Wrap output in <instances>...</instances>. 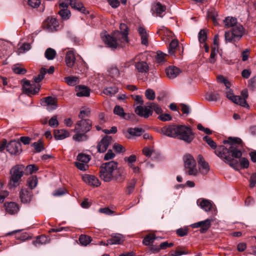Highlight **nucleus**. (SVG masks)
I'll return each instance as SVG.
<instances>
[{
    "label": "nucleus",
    "instance_id": "obj_17",
    "mask_svg": "<svg viewBox=\"0 0 256 256\" xmlns=\"http://www.w3.org/2000/svg\"><path fill=\"white\" fill-rule=\"evenodd\" d=\"M178 126H168L163 127L162 128V132L168 136L176 138L178 135Z\"/></svg>",
    "mask_w": 256,
    "mask_h": 256
},
{
    "label": "nucleus",
    "instance_id": "obj_16",
    "mask_svg": "<svg viewBox=\"0 0 256 256\" xmlns=\"http://www.w3.org/2000/svg\"><path fill=\"white\" fill-rule=\"evenodd\" d=\"M6 148L11 154H18L21 151V145L16 140L11 141L7 144Z\"/></svg>",
    "mask_w": 256,
    "mask_h": 256
},
{
    "label": "nucleus",
    "instance_id": "obj_53",
    "mask_svg": "<svg viewBox=\"0 0 256 256\" xmlns=\"http://www.w3.org/2000/svg\"><path fill=\"white\" fill-rule=\"evenodd\" d=\"M49 126L52 128H56L59 124L57 116H52L48 122Z\"/></svg>",
    "mask_w": 256,
    "mask_h": 256
},
{
    "label": "nucleus",
    "instance_id": "obj_3",
    "mask_svg": "<svg viewBox=\"0 0 256 256\" xmlns=\"http://www.w3.org/2000/svg\"><path fill=\"white\" fill-rule=\"evenodd\" d=\"M92 122L90 119H82L76 122L74 132L76 134L73 136L74 140L78 142L86 141L88 138L87 133L92 128Z\"/></svg>",
    "mask_w": 256,
    "mask_h": 256
},
{
    "label": "nucleus",
    "instance_id": "obj_63",
    "mask_svg": "<svg viewBox=\"0 0 256 256\" xmlns=\"http://www.w3.org/2000/svg\"><path fill=\"white\" fill-rule=\"evenodd\" d=\"M40 4V0H28V4L32 8H35L38 7Z\"/></svg>",
    "mask_w": 256,
    "mask_h": 256
},
{
    "label": "nucleus",
    "instance_id": "obj_45",
    "mask_svg": "<svg viewBox=\"0 0 256 256\" xmlns=\"http://www.w3.org/2000/svg\"><path fill=\"white\" fill-rule=\"evenodd\" d=\"M46 72V69L44 68H41L40 70V74L34 78L33 81L36 84H38V83L44 78V75Z\"/></svg>",
    "mask_w": 256,
    "mask_h": 256
},
{
    "label": "nucleus",
    "instance_id": "obj_40",
    "mask_svg": "<svg viewBox=\"0 0 256 256\" xmlns=\"http://www.w3.org/2000/svg\"><path fill=\"white\" fill-rule=\"evenodd\" d=\"M91 159V157L88 154H80L77 156V160L78 162L85 164H88Z\"/></svg>",
    "mask_w": 256,
    "mask_h": 256
},
{
    "label": "nucleus",
    "instance_id": "obj_24",
    "mask_svg": "<svg viewBox=\"0 0 256 256\" xmlns=\"http://www.w3.org/2000/svg\"><path fill=\"white\" fill-rule=\"evenodd\" d=\"M167 76L170 79L176 78L180 72V70L175 66H170L166 70Z\"/></svg>",
    "mask_w": 256,
    "mask_h": 256
},
{
    "label": "nucleus",
    "instance_id": "obj_29",
    "mask_svg": "<svg viewBox=\"0 0 256 256\" xmlns=\"http://www.w3.org/2000/svg\"><path fill=\"white\" fill-rule=\"evenodd\" d=\"M76 96H88L90 94V90L87 87L84 86H79L76 88Z\"/></svg>",
    "mask_w": 256,
    "mask_h": 256
},
{
    "label": "nucleus",
    "instance_id": "obj_39",
    "mask_svg": "<svg viewBox=\"0 0 256 256\" xmlns=\"http://www.w3.org/2000/svg\"><path fill=\"white\" fill-rule=\"evenodd\" d=\"M64 82L70 86H74L79 82L78 78L76 76H66L64 78Z\"/></svg>",
    "mask_w": 256,
    "mask_h": 256
},
{
    "label": "nucleus",
    "instance_id": "obj_5",
    "mask_svg": "<svg viewBox=\"0 0 256 256\" xmlns=\"http://www.w3.org/2000/svg\"><path fill=\"white\" fill-rule=\"evenodd\" d=\"M154 110L157 114H162V110L161 108L154 102H148L144 108L142 106H138L135 108V112L140 116L148 118L152 114Z\"/></svg>",
    "mask_w": 256,
    "mask_h": 256
},
{
    "label": "nucleus",
    "instance_id": "obj_58",
    "mask_svg": "<svg viewBox=\"0 0 256 256\" xmlns=\"http://www.w3.org/2000/svg\"><path fill=\"white\" fill-rule=\"evenodd\" d=\"M47 242V238L45 236H40L37 237L36 240L34 241V244H45Z\"/></svg>",
    "mask_w": 256,
    "mask_h": 256
},
{
    "label": "nucleus",
    "instance_id": "obj_57",
    "mask_svg": "<svg viewBox=\"0 0 256 256\" xmlns=\"http://www.w3.org/2000/svg\"><path fill=\"white\" fill-rule=\"evenodd\" d=\"M74 164L78 170L82 171H86L88 168V166L87 164L76 162H75Z\"/></svg>",
    "mask_w": 256,
    "mask_h": 256
},
{
    "label": "nucleus",
    "instance_id": "obj_7",
    "mask_svg": "<svg viewBox=\"0 0 256 256\" xmlns=\"http://www.w3.org/2000/svg\"><path fill=\"white\" fill-rule=\"evenodd\" d=\"M244 33V28L241 25L236 26L231 30L225 32V40L228 42L239 40L243 36Z\"/></svg>",
    "mask_w": 256,
    "mask_h": 256
},
{
    "label": "nucleus",
    "instance_id": "obj_25",
    "mask_svg": "<svg viewBox=\"0 0 256 256\" xmlns=\"http://www.w3.org/2000/svg\"><path fill=\"white\" fill-rule=\"evenodd\" d=\"M65 62L66 66L69 68H72L76 62V57L72 50H68L66 52Z\"/></svg>",
    "mask_w": 256,
    "mask_h": 256
},
{
    "label": "nucleus",
    "instance_id": "obj_27",
    "mask_svg": "<svg viewBox=\"0 0 256 256\" xmlns=\"http://www.w3.org/2000/svg\"><path fill=\"white\" fill-rule=\"evenodd\" d=\"M197 204L202 208L206 212L210 211L212 208V204L208 200L203 199L200 202V200H198L197 201Z\"/></svg>",
    "mask_w": 256,
    "mask_h": 256
},
{
    "label": "nucleus",
    "instance_id": "obj_56",
    "mask_svg": "<svg viewBox=\"0 0 256 256\" xmlns=\"http://www.w3.org/2000/svg\"><path fill=\"white\" fill-rule=\"evenodd\" d=\"M145 96L146 98L149 100H154L156 97L154 92L150 88H148L146 90Z\"/></svg>",
    "mask_w": 256,
    "mask_h": 256
},
{
    "label": "nucleus",
    "instance_id": "obj_52",
    "mask_svg": "<svg viewBox=\"0 0 256 256\" xmlns=\"http://www.w3.org/2000/svg\"><path fill=\"white\" fill-rule=\"evenodd\" d=\"M203 140L212 148L216 149V143L210 136H205L203 138Z\"/></svg>",
    "mask_w": 256,
    "mask_h": 256
},
{
    "label": "nucleus",
    "instance_id": "obj_60",
    "mask_svg": "<svg viewBox=\"0 0 256 256\" xmlns=\"http://www.w3.org/2000/svg\"><path fill=\"white\" fill-rule=\"evenodd\" d=\"M188 230L186 228H181L176 230V233L180 236H184L188 234Z\"/></svg>",
    "mask_w": 256,
    "mask_h": 256
},
{
    "label": "nucleus",
    "instance_id": "obj_59",
    "mask_svg": "<svg viewBox=\"0 0 256 256\" xmlns=\"http://www.w3.org/2000/svg\"><path fill=\"white\" fill-rule=\"evenodd\" d=\"M114 112L115 114L121 117L124 114V108L120 106H116L114 109Z\"/></svg>",
    "mask_w": 256,
    "mask_h": 256
},
{
    "label": "nucleus",
    "instance_id": "obj_48",
    "mask_svg": "<svg viewBox=\"0 0 256 256\" xmlns=\"http://www.w3.org/2000/svg\"><path fill=\"white\" fill-rule=\"evenodd\" d=\"M90 110L88 108H84L82 110H81L80 114L78 116V117L80 120L85 119L84 118L88 117L90 116Z\"/></svg>",
    "mask_w": 256,
    "mask_h": 256
},
{
    "label": "nucleus",
    "instance_id": "obj_62",
    "mask_svg": "<svg viewBox=\"0 0 256 256\" xmlns=\"http://www.w3.org/2000/svg\"><path fill=\"white\" fill-rule=\"evenodd\" d=\"M66 190L63 188H60L56 190L53 192V196H62L66 194Z\"/></svg>",
    "mask_w": 256,
    "mask_h": 256
},
{
    "label": "nucleus",
    "instance_id": "obj_44",
    "mask_svg": "<svg viewBox=\"0 0 256 256\" xmlns=\"http://www.w3.org/2000/svg\"><path fill=\"white\" fill-rule=\"evenodd\" d=\"M118 89L116 86H110L104 89V93L108 96L114 95L118 92Z\"/></svg>",
    "mask_w": 256,
    "mask_h": 256
},
{
    "label": "nucleus",
    "instance_id": "obj_11",
    "mask_svg": "<svg viewBox=\"0 0 256 256\" xmlns=\"http://www.w3.org/2000/svg\"><path fill=\"white\" fill-rule=\"evenodd\" d=\"M41 104L46 107V110L50 112L56 110L58 108L57 100L52 96H47L42 98L41 100Z\"/></svg>",
    "mask_w": 256,
    "mask_h": 256
},
{
    "label": "nucleus",
    "instance_id": "obj_33",
    "mask_svg": "<svg viewBox=\"0 0 256 256\" xmlns=\"http://www.w3.org/2000/svg\"><path fill=\"white\" fill-rule=\"evenodd\" d=\"M136 183V180L133 178L127 183L126 189V195L130 194L134 190Z\"/></svg>",
    "mask_w": 256,
    "mask_h": 256
},
{
    "label": "nucleus",
    "instance_id": "obj_64",
    "mask_svg": "<svg viewBox=\"0 0 256 256\" xmlns=\"http://www.w3.org/2000/svg\"><path fill=\"white\" fill-rule=\"evenodd\" d=\"M114 156V154L112 152L111 150H109L104 156V160H108L113 158Z\"/></svg>",
    "mask_w": 256,
    "mask_h": 256
},
{
    "label": "nucleus",
    "instance_id": "obj_61",
    "mask_svg": "<svg viewBox=\"0 0 256 256\" xmlns=\"http://www.w3.org/2000/svg\"><path fill=\"white\" fill-rule=\"evenodd\" d=\"M114 150L117 152L120 153L125 152L126 150L122 145L116 144L113 146Z\"/></svg>",
    "mask_w": 256,
    "mask_h": 256
},
{
    "label": "nucleus",
    "instance_id": "obj_4",
    "mask_svg": "<svg viewBox=\"0 0 256 256\" xmlns=\"http://www.w3.org/2000/svg\"><path fill=\"white\" fill-rule=\"evenodd\" d=\"M118 164L112 160L103 163L100 166V176L105 182H110L114 177V172L117 169Z\"/></svg>",
    "mask_w": 256,
    "mask_h": 256
},
{
    "label": "nucleus",
    "instance_id": "obj_38",
    "mask_svg": "<svg viewBox=\"0 0 256 256\" xmlns=\"http://www.w3.org/2000/svg\"><path fill=\"white\" fill-rule=\"evenodd\" d=\"M144 130L141 128H129L128 130V132L132 136H138L142 134Z\"/></svg>",
    "mask_w": 256,
    "mask_h": 256
},
{
    "label": "nucleus",
    "instance_id": "obj_14",
    "mask_svg": "<svg viewBox=\"0 0 256 256\" xmlns=\"http://www.w3.org/2000/svg\"><path fill=\"white\" fill-rule=\"evenodd\" d=\"M65 2L68 6L70 5L72 8L74 10H76L85 14H89V12L86 10L83 4L80 2L76 0H66Z\"/></svg>",
    "mask_w": 256,
    "mask_h": 256
},
{
    "label": "nucleus",
    "instance_id": "obj_8",
    "mask_svg": "<svg viewBox=\"0 0 256 256\" xmlns=\"http://www.w3.org/2000/svg\"><path fill=\"white\" fill-rule=\"evenodd\" d=\"M176 137L187 143H190L193 140L192 132L190 128L183 125L178 126Z\"/></svg>",
    "mask_w": 256,
    "mask_h": 256
},
{
    "label": "nucleus",
    "instance_id": "obj_43",
    "mask_svg": "<svg viewBox=\"0 0 256 256\" xmlns=\"http://www.w3.org/2000/svg\"><path fill=\"white\" fill-rule=\"evenodd\" d=\"M90 236L86 235H81L79 238V241L80 244L84 246H86L89 244L92 241Z\"/></svg>",
    "mask_w": 256,
    "mask_h": 256
},
{
    "label": "nucleus",
    "instance_id": "obj_28",
    "mask_svg": "<svg viewBox=\"0 0 256 256\" xmlns=\"http://www.w3.org/2000/svg\"><path fill=\"white\" fill-rule=\"evenodd\" d=\"M135 67L139 72L142 73L147 72L149 70V66L148 64L144 61L136 62L135 64Z\"/></svg>",
    "mask_w": 256,
    "mask_h": 256
},
{
    "label": "nucleus",
    "instance_id": "obj_23",
    "mask_svg": "<svg viewBox=\"0 0 256 256\" xmlns=\"http://www.w3.org/2000/svg\"><path fill=\"white\" fill-rule=\"evenodd\" d=\"M59 6L60 10L59 11L58 14L61 18L64 20L68 19L70 16V12L68 10V6L66 2L60 3Z\"/></svg>",
    "mask_w": 256,
    "mask_h": 256
},
{
    "label": "nucleus",
    "instance_id": "obj_6",
    "mask_svg": "<svg viewBox=\"0 0 256 256\" xmlns=\"http://www.w3.org/2000/svg\"><path fill=\"white\" fill-rule=\"evenodd\" d=\"M183 160L186 173L189 176H197L198 172L196 168V162L193 156L187 154L184 156Z\"/></svg>",
    "mask_w": 256,
    "mask_h": 256
},
{
    "label": "nucleus",
    "instance_id": "obj_41",
    "mask_svg": "<svg viewBox=\"0 0 256 256\" xmlns=\"http://www.w3.org/2000/svg\"><path fill=\"white\" fill-rule=\"evenodd\" d=\"M46 22L48 28L52 30H56V27L58 26V22L55 18H48Z\"/></svg>",
    "mask_w": 256,
    "mask_h": 256
},
{
    "label": "nucleus",
    "instance_id": "obj_22",
    "mask_svg": "<svg viewBox=\"0 0 256 256\" xmlns=\"http://www.w3.org/2000/svg\"><path fill=\"white\" fill-rule=\"evenodd\" d=\"M198 164L200 172L203 174H206L210 170L209 166L201 155L198 156Z\"/></svg>",
    "mask_w": 256,
    "mask_h": 256
},
{
    "label": "nucleus",
    "instance_id": "obj_12",
    "mask_svg": "<svg viewBox=\"0 0 256 256\" xmlns=\"http://www.w3.org/2000/svg\"><path fill=\"white\" fill-rule=\"evenodd\" d=\"M212 220V219H206L204 220L198 222L190 224L192 228H200V232L202 234L206 233L210 227L211 223Z\"/></svg>",
    "mask_w": 256,
    "mask_h": 256
},
{
    "label": "nucleus",
    "instance_id": "obj_15",
    "mask_svg": "<svg viewBox=\"0 0 256 256\" xmlns=\"http://www.w3.org/2000/svg\"><path fill=\"white\" fill-rule=\"evenodd\" d=\"M32 190L29 188H22L20 192V198L22 202L24 204L29 203L32 200Z\"/></svg>",
    "mask_w": 256,
    "mask_h": 256
},
{
    "label": "nucleus",
    "instance_id": "obj_46",
    "mask_svg": "<svg viewBox=\"0 0 256 256\" xmlns=\"http://www.w3.org/2000/svg\"><path fill=\"white\" fill-rule=\"evenodd\" d=\"M166 6H164L162 5L160 2H158L154 6V10L156 12L157 14L162 17L160 15L162 13L164 12L166 10Z\"/></svg>",
    "mask_w": 256,
    "mask_h": 256
},
{
    "label": "nucleus",
    "instance_id": "obj_55",
    "mask_svg": "<svg viewBox=\"0 0 256 256\" xmlns=\"http://www.w3.org/2000/svg\"><path fill=\"white\" fill-rule=\"evenodd\" d=\"M198 40L200 43L204 42L207 40L206 32L204 30H200L198 34Z\"/></svg>",
    "mask_w": 256,
    "mask_h": 256
},
{
    "label": "nucleus",
    "instance_id": "obj_10",
    "mask_svg": "<svg viewBox=\"0 0 256 256\" xmlns=\"http://www.w3.org/2000/svg\"><path fill=\"white\" fill-rule=\"evenodd\" d=\"M22 82L23 92L28 96L36 94L40 90V85L36 84L33 81L30 82L28 80H24Z\"/></svg>",
    "mask_w": 256,
    "mask_h": 256
},
{
    "label": "nucleus",
    "instance_id": "obj_49",
    "mask_svg": "<svg viewBox=\"0 0 256 256\" xmlns=\"http://www.w3.org/2000/svg\"><path fill=\"white\" fill-rule=\"evenodd\" d=\"M28 184L30 188L29 190H32V189L34 188L38 184V180L36 177L32 176L28 180Z\"/></svg>",
    "mask_w": 256,
    "mask_h": 256
},
{
    "label": "nucleus",
    "instance_id": "obj_54",
    "mask_svg": "<svg viewBox=\"0 0 256 256\" xmlns=\"http://www.w3.org/2000/svg\"><path fill=\"white\" fill-rule=\"evenodd\" d=\"M136 160V157L134 154L130 155L128 157H126L124 158V160L126 162H128V166L129 167H132V166L134 164H132L133 162H135Z\"/></svg>",
    "mask_w": 256,
    "mask_h": 256
},
{
    "label": "nucleus",
    "instance_id": "obj_9",
    "mask_svg": "<svg viewBox=\"0 0 256 256\" xmlns=\"http://www.w3.org/2000/svg\"><path fill=\"white\" fill-rule=\"evenodd\" d=\"M10 186L11 188L16 187L18 185V182L24 174L22 168L20 166L13 167L10 170Z\"/></svg>",
    "mask_w": 256,
    "mask_h": 256
},
{
    "label": "nucleus",
    "instance_id": "obj_20",
    "mask_svg": "<svg viewBox=\"0 0 256 256\" xmlns=\"http://www.w3.org/2000/svg\"><path fill=\"white\" fill-rule=\"evenodd\" d=\"M116 172L114 175L113 178L118 182H122L125 180L126 176V172L123 167L117 168Z\"/></svg>",
    "mask_w": 256,
    "mask_h": 256
},
{
    "label": "nucleus",
    "instance_id": "obj_50",
    "mask_svg": "<svg viewBox=\"0 0 256 256\" xmlns=\"http://www.w3.org/2000/svg\"><path fill=\"white\" fill-rule=\"evenodd\" d=\"M32 146L34 147L36 152H40L44 150V146L41 140H39L36 142H34L32 144Z\"/></svg>",
    "mask_w": 256,
    "mask_h": 256
},
{
    "label": "nucleus",
    "instance_id": "obj_1",
    "mask_svg": "<svg viewBox=\"0 0 256 256\" xmlns=\"http://www.w3.org/2000/svg\"><path fill=\"white\" fill-rule=\"evenodd\" d=\"M242 142V140L240 138L229 137L228 140L223 141L224 144H228V146H220L215 150L214 153L225 162L236 170H238L240 168H248L249 166L248 159L242 158L240 164L238 160L234 159L242 156V152L238 147V144H240Z\"/></svg>",
    "mask_w": 256,
    "mask_h": 256
},
{
    "label": "nucleus",
    "instance_id": "obj_30",
    "mask_svg": "<svg viewBox=\"0 0 256 256\" xmlns=\"http://www.w3.org/2000/svg\"><path fill=\"white\" fill-rule=\"evenodd\" d=\"M138 32L141 36L142 44L147 46L148 44V35L146 30L142 27L140 26L138 28Z\"/></svg>",
    "mask_w": 256,
    "mask_h": 256
},
{
    "label": "nucleus",
    "instance_id": "obj_13",
    "mask_svg": "<svg viewBox=\"0 0 256 256\" xmlns=\"http://www.w3.org/2000/svg\"><path fill=\"white\" fill-rule=\"evenodd\" d=\"M226 96L236 104H239L242 107L249 108V105L246 101H245L244 100H242L239 96H234L231 90L226 92Z\"/></svg>",
    "mask_w": 256,
    "mask_h": 256
},
{
    "label": "nucleus",
    "instance_id": "obj_2",
    "mask_svg": "<svg viewBox=\"0 0 256 256\" xmlns=\"http://www.w3.org/2000/svg\"><path fill=\"white\" fill-rule=\"evenodd\" d=\"M120 32H114L112 36L109 34L102 36L103 42L108 47L112 48H119L124 46L128 42V26L124 24H120Z\"/></svg>",
    "mask_w": 256,
    "mask_h": 256
},
{
    "label": "nucleus",
    "instance_id": "obj_31",
    "mask_svg": "<svg viewBox=\"0 0 256 256\" xmlns=\"http://www.w3.org/2000/svg\"><path fill=\"white\" fill-rule=\"evenodd\" d=\"M54 136L56 140H62L69 136V132L65 130H56Z\"/></svg>",
    "mask_w": 256,
    "mask_h": 256
},
{
    "label": "nucleus",
    "instance_id": "obj_51",
    "mask_svg": "<svg viewBox=\"0 0 256 256\" xmlns=\"http://www.w3.org/2000/svg\"><path fill=\"white\" fill-rule=\"evenodd\" d=\"M119 74V70L116 67H112L108 70V74L112 78H116Z\"/></svg>",
    "mask_w": 256,
    "mask_h": 256
},
{
    "label": "nucleus",
    "instance_id": "obj_37",
    "mask_svg": "<svg viewBox=\"0 0 256 256\" xmlns=\"http://www.w3.org/2000/svg\"><path fill=\"white\" fill-rule=\"evenodd\" d=\"M56 51L50 48H47L44 52V56L48 60H52L54 59L56 56Z\"/></svg>",
    "mask_w": 256,
    "mask_h": 256
},
{
    "label": "nucleus",
    "instance_id": "obj_42",
    "mask_svg": "<svg viewBox=\"0 0 256 256\" xmlns=\"http://www.w3.org/2000/svg\"><path fill=\"white\" fill-rule=\"evenodd\" d=\"M156 238L154 234H148L142 240V243L145 246H148L156 240Z\"/></svg>",
    "mask_w": 256,
    "mask_h": 256
},
{
    "label": "nucleus",
    "instance_id": "obj_21",
    "mask_svg": "<svg viewBox=\"0 0 256 256\" xmlns=\"http://www.w3.org/2000/svg\"><path fill=\"white\" fill-rule=\"evenodd\" d=\"M83 180L90 185L98 186L100 184V180L93 175L85 174L82 176Z\"/></svg>",
    "mask_w": 256,
    "mask_h": 256
},
{
    "label": "nucleus",
    "instance_id": "obj_36",
    "mask_svg": "<svg viewBox=\"0 0 256 256\" xmlns=\"http://www.w3.org/2000/svg\"><path fill=\"white\" fill-rule=\"evenodd\" d=\"M224 23L228 28L233 27L237 23V20L233 17H227L224 20Z\"/></svg>",
    "mask_w": 256,
    "mask_h": 256
},
{
    "label": "nucleus",
    "instance_id": "obj_32",
    "mask_svg": "<svg viewBox=\"0 0 256 256\" xmlns=\"http://www.w3.org/2000/svg\"><path fill=\"white\" fill-rule=\"evenodd\" d=\"M178 40H172L169 44L168 52L171 56H174L176 50L178 49Z\"/></svg>",
    "mask_w": 256,
    "mask_h": 256
},
{
    "label": "nucleus",
    "instance_id": "obj_35",
    "mask_svg": "<svg viewBox=\"0 0 256 256\" xmlns=\"http://www.w3.org/2000/svg\"><path fill=\"white\" fill-rule=\"evenodd\" d=\"M218 15L217 12L214 10H210L208 12V18L211 19L215 26L218 24Z\"/></svg>",
    "mask_w": 256,
    "mask_h": 256
},
{
    "label": "nucleus",
    "instance_id": "obj_19",
    "mask_svg": "<svg viewBox=\"0 0 256 256\" xmlns=\"http://www.w3.org/2000/svg\"><path fill=\"white\" fill-rule=\"evenodd\" d=\"M4 206L6 211L10 214L18 213L20 209L18 204L14 202H6Z\"/></svg>",
    "mask_w": 256,
    "mask_h": 256
},
{
    "label": "nucleus",
    "instance_id": "obj_18",
    "mask_svg": "<svg viewBox=\"0 0 256 256\" xmlns=\"http://www.w3.org/2000/svg\"><path fill=\"white\" fill-rule=\"evenodd\" d=\"M112 140L110 136H104L98 142L97 146L98 150L99 152H104L108 148Z\"/></svg>",
    "mask_w": 256,
    "mask_h": 256
},
{
    "label": "nucleus",
    "instance_id": "obj_47",
    "mask_svg": "<svg viewBox=\"0 0 256 256\" xmlns=\"http://www.w3.org/2000/svg\"><path fill=\"white\" fill-rule=\"evenodd\" d=\"M12 70L14 73L18 74H24L26 72V70L24 68H22L19 64L14 65Z\"/></svg>",
    "mask_w": 256,
    "mask_h": 256
},
{
    "label": "nucleus",
    "instance_id": "obj_26",
    "mask_svg": "<svg viewBox=\"0 0 256 256\" xmlns=\"http://www.w3.org/2000/svg\"><path fill=\"white\" fill-rule=\"evenodd\" d=\"M123 240V238L121 234H116L112 236L108 240L106 245L120 244L122 242Z\"/></svg>",
    "mask_w": 256,
    "mask_h": 256
},
{
    "label": "nucleus",
    "instance_id": "obj_34",
    "mask_svg": "<svg viewBox=\"0 0 256 256\" xmlns=\"http://www.w3.org/2000/svg\"><path fill=\"white\" fill-rule=\"evenodd\" d=\"M205 98L209 102H216L220 99V95L217 92H210L206 94Z\"/></svg>",
    "mask_w": 256,
    "mask_h": 256
}]
</instances>
